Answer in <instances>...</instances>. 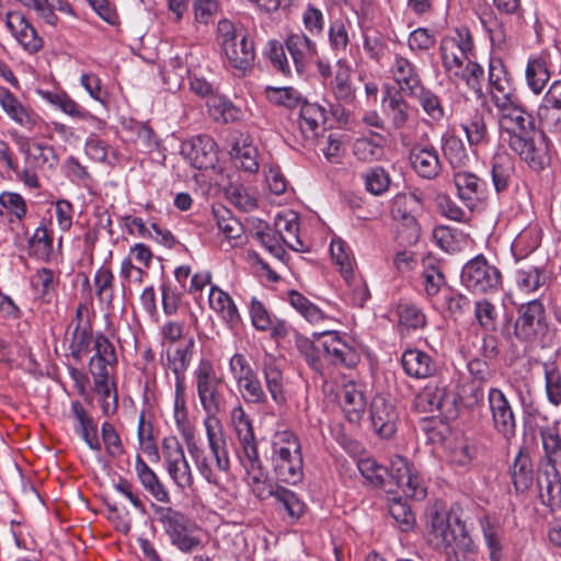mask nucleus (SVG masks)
<instances>
[{
	"label": "nucleus",
	"instance_id": "7",
	"mask_svg": "<svg viewBox=\"0 0 561 561\" xmlns=\"http://www.w3.org/2000/svg\"><path fill=\"white\" fill-rule=\"evenodd\" d=\"M217 38L231 67L245 71L255 57L254 46L242 28H237L229 20H220L217 25Z\"/></svg>",
	"mask_w": 561,
	"mask_h": 561
},
{
	"label": "nucleus",
	"instance_id": "30",
	"mask_svg": "<svg viewBox=\"0 0 561 561\" xmlns=\"http://www.w3.org/2000/svg\"><path fill=\"white\" fill-rule=\"evenodd\" d=\"M0 106L2 111L18 125L33 129L37 124V115L23 105L5 87L0 85Z\"/></svg>",
	"mask_w": 561,
	"mask_h": 561
},
{
	"label": "nucleus",
	"instance_id": "11",
	"mask_svg": "<svg viewBox=\"0 0 561 561\" xmlns=\"http://www.w3.org/2000/svg\"><path fill=\"white\" fill-rule=\"evenodd\" d=\"M473 50V41L467 27L456 28L455 34L445 36L439 46L442 65L446 76H455V71L462 67Z\"/></svg>",
	"mask_w": 561,
	"mask_h": 561
},
{
	"label": "nucleus",
	"instance_id": "26",
	"mask_svg": "<svg viewBox=\"0 0 561 561\" xmlns=\"http://www.w3.org/2000/svg\"><path fill=\"white\" fill-rule=\"evenodd\" d=\"M401 365L404 373L415 379L433 377L438 369L433 357L419 348H408L401 355Z\"/></svg>",
	"mask_w": 561,
	"mask_h": 561
},
{
	"label": "nucleus",
	"instance_id": "37",
	"mask_svg": "<svg viewBox=\"0 0 561 561\" xmlns=\"http://www.w3.org/2000/svg\"><path fill=\"white\" fill-rule=\"evenodd\" d=\"M367 400L359 385L348 382L341 393V405L351 423H358L366 410Z\"/></svg>",
	"mask_w": 561,
	"mask_h": 561
},
{
	"label": "nucleus",
	"instance_id": "57",
	"mask_svg": "<svg viewBox=\"0 0 561 561\" xmlns=\"http://www.w3.org/2000/svg\"><path fill=\"white\" fill-rule=\"evenodd\" d=\"M265 96L271 103L286 108L300 106L305 99L301 93L293 87L268 85L265 88Z\"/></svg>",
	"mask_w": 561,
	"mask_h": 561
},
{
	"label": "nucleus",
	"instance_id": "13",
	"mask_svg": "<svg viewBox=\"0 0 561 561\" xmlns=\"http://www.w3.org/2000/svg\"><path fill=\"white\" fill-rule=\"evenodd\" d=\"M546 327V308L539 299H533L518 307L514 323L516 339L522 342H535Z\"/></svg>",
	"mask_w": 561,
	"mask_h": 561
},
{
	"label": "nucleus",
	"instance_id": "50",
	"mask_svg": "<svg viewBox=\"0 0 561 561\" xmlns=\"http://www.w3.org/2000/svg\"><path fill=\"white\" fill-rule=\"evenodd\" d=\"M386 112L394 129H401L410 118V105L402 92L388 93L385 98Z\"/></svg>",
	"mask_w": 561,
	"mask_h": 561
},
{
	"label": "nucleus",
	"instance_id": "41",
	"mask_svg": "<svg viewBox=\"0 0 561 561\" xmlns=\"http://www.w3.org/2000/svg\"><path fill=\"white\" fill-rule=\"evenodd\" d=\"M36 93L43 100L47 101L49 104L73 118L82 121L95 119V117L90 112L81 107L64 91L58 92L38 89L36 90Z\"/></svg>",
	"mask_w": 561,
	"mask_h": 561
},
{
	"label": "nucleus",
	"instance_id": "12",
	"mask_svg": "<svg viewBox=\"0 0 561 561\" xmlns=\"http://www.w3.org/2000/svg\"><path fill=\"white\" fill-rule=\"evenodd\" d=\"M522 161H524L533 171L540 172L550 165L551 142L548 137L540 133L539 135L529 134L523 138H516L508 145Z\"/></svg>",
	"mask_w": 561,
	"mask_h": 561
},
{
	"label": "nucleus",
	"instance_id": "9",
	"mask_svg": "<svg viewBox=\"0 0 561 561\" xmlns=\"http://www.w3.org/2000/svg\"><path fill=\"white\" fill-rule=\"evenodd\" d=\"M461 284L472 294L497 291L502 285L500 270L488 262L483 255L468 261L461 271Z\"/></svg>",
	"mask_w": 561,
	"mask_h": 561
},
{
	"label": "nucleus",
	"instance_id": "53",
	"mask_svg": "<svg viewBox=\"0 0 561 561\" xmlns=\"http://www.w3.org/2000/svg\"><path fill=\"white\" fill-rule=\"evenodd\" d=\"M512 480L516 491L524 492L533 483V463L527 454L519 449L511 468Z\"/></svg>",
	"mask_w": 561,
	"mask_h": 561
},
{
	"label": "nucleus",
	"instance_id": "3",
	"mask_svg": "<svg viewBox=\"0 0 561 561\" xmlns=\"http://www.w3.org/2000/svg\"><path fill=\"white\" fill-rule=\"evenodd\" d=\"M430 539L436 548H444L446 561H477L476 546L458 518L450 522L444 513H434L431 519Z\"/></svg>",
	"mask_w": 561,
	"mask_h": 561
},
{
	"label": "nucleus",
	"instance_id": "17",
	"mask_svg": "<svg viewBox=\"0 0 561 561\" xmlns=\"http://www.w3.org/2000/svg\"><path fill=\"white\" fill-rule=\"evenodd\" d=\"M181 154L193 168L198 170L213 169L218 161L217 145L207 135H199L183 141Z\"/></svg>",
	"mask_w": 561,
	"mask_h": 561
},
{
	"label": "nucleus",
	"instance_id": "54",
	"mask_svg": "<svg viewBox=\"0 0 561 561\" xmlns=\"http://www.w3.org/2000/svg\"><path fill=\"white\" fill-rule=\"evenodd\" d=\"M24 7L33 9L47 24L55 25L58 18L55 11L68 12L69 5L65 0H18Z\"/></svg>",
	"mask_w": 561,
	"mask_h": 561
},
{
	"label": "nucleus",
	"instance_id": "64",
	"mask_svg": "<svg viewBox=\"0 0 561 561\" xmlns=\"http://www.w3.org/2000/svg\"><path fill=\"white\" fill-rule=\"evenodd\" d=\"M474 317L482 330L494 332L497 329V311L494 304L488 299L474 302Z\"/></svg>",
	"mask_w": 561,
	"mask_h": 561
},
{
	"label": "nucleus",
	"instance_id": "58",
	"mask_svg": "<svg viewBox=\"0 0 561 561\" xmlns=\"http://www.w3.org/2000/svg\"><path fill=\"white\" fill-rule=\"evenodd\" d=\"M442 150L453 168H460L469 160L465 144L456 135L443 136Z\"/></svg>",
	"mask_w": 561,
	"mask_h": 561
},
{
	"label": "nucleus",
	"instance_id": "16",
	"mask_svg": "<svg viewBox=\"0 0 561 561\" xmlns=\"http://www.w3.org/2000/svg\"><path fill=\"white\" fill-rule=\"evenodd\" d=\"M390 479L411 500L422 501L427 495V488L423 479L407 458L394 456L391 459Z\"/></svg>",
	"mask_w": 561,
	"mask_h": 561
},
{
	"label": "nucleus",
	"instance_id": "1",
	"mask_svg": "<svg viewBox=\"0 0 561 561\" xmlns=\"http://www.w3.org/2000/svg\"><path fill=\"white\" fill-rule=\"evenodd\" d=\"M488 83L491 102L497 110L499 128L504 141L510 145L516 138L536 134L534 118L522 106L506 68L500 59L490 61Z\"/></svg>",
	"mask_w": 561,
	"mask_h": 561
},
{
	"label": "nucleus",
	"instance_id": "60",
	"mask_svg": "<svg viewBox=\"0 0 561 561\" xmlns=\"http://www.w3.org/2000/svg\"><path fill=\"white\" fill-rule=\"evenodd\" d=\"M545 390L548 401L561 405V371L556 363H543Z\"/></svg>",
	"mask_w": 561,
	"mask_h": 561
},
{
	"label": "nucleus",
	"instance_id": "20",
	"mask_svg": "<svg viewBox=\"0 0 561 561\" xmlns=\"http://www.w3.org/2000/svg\"><path fill=\"white\" fill-rule=\"evenodd\" d=\"M422 209V199L414 193L397 194L391 201L390 213L393 220L410 230V238L416 240L420 226L416 214Z\"/></svg>",
	"mask_w": 561,
	"mask_h": 561
},
{
	"label": "nucleus",
	"instance_id": "21",
	"mask_svg": "<svg viewBox=\"0 0 561 561\" xmlns=\"http://www.w3.org/2000/svg\"><path fill=\"white\" fill-rule=\"evenodd\" d=\"M389 72L391 79L399 88L398 92H402L408 96L411 93H415L424 84L417 66L400 54L394 55Z\"/></svg>",
	"mask_w": 561,
	"mask_h": 561
},
{
	"label": "nucleus",
	"instance_id": "45",
	"mask_svg": "<svg viewBox=\"0 0 561 561\" xmlns=\"http://www.w3.org/2000/svg\"><path fill=\"white\" fill-rule=\"evenodd\" d=\"M537 484L540 496H547L548 501H553L561 496V474L557 469V465L541 463L538 474Z\"/></svg>",
	"mask_w": 561,
	"mask_h": 561
},
{
	"label": "nucleus",
	"instance_id": "10",
	"mask_svg": "<svg viewBox=\"0 0 561 561\" xmlns=\"http://www.w3.org/2000/svg\"><path fill=\"white\" fill-rule=\"evenodd\" d=\"M161 455L170 479L181 490L193 489L194 476L185 457L184 448L175 436L164 437Z\"/></svg>",
	"mask_w": 561,
	"mask_h": 561
},
{
	"label": "nucleus",
	"instance_id": "35",
	"mask_svg": "<svg viewBox=\"0 0 561 561\" xmlns=\"http://www.w3.org/2000/svg\"><path fill=\"white\" fill-rule=\"evenodd\" d=\"M386 136L371 131L368 136H362L352 145L353 154L363 162L380 160L385 154Z\"/></svg>",
	"mask_w": 561,
	"mask_h": 561
},
{
	"label": "nucleus",
	"instance_id": "32",
	"mask_svg": "<svg viewBox=\"0 0 561 561\" xmlns=\"http://www.w3.org/2000/svg\"><path fill=\"white\" fill-rule=\"evenodd\" d=\"M327 121V111L318 103L304 99L300 104L299 129L306 140L313 141Z\"/></svg>",
	"mask_w": 561,
	"mask_h": 561
},
{
	"label": "nucleus",
	"instance_id": "33",
	"mask_svg": "<svg viewBox=\"0 0 561 561\" xmlns=\"http://www.w3.org/2000/svg\"><path fill=\"white\" fill-rule=\"evenodd\" d=\"M551 56L543 50L529 57L526 67V81L530 90L539 94L550 79Z\"/></svg>",
	"mask_w": 561,
	"mask_h": 561
},
{
	"label": "nucleus",
	"instance_id": "63",
	"mask_svg": "<svg viewBox=\"0 0 561 561\" xmlns=\"http://www.w3.org/2000/svg\"><path fill=\"white\" fill-rule=\"evenodd\" d=\"M242 399L248 403L263 404L267 397L256 373L237 385Z\"/></svg>",
	"mask_w": 561,
	"mask_h": 561
},
{
	"label": "nucleus",
	"instance_id": "34",
	"mask_svg": "<svg viewBox=\"0 0 561 561\" xmlns=\"http://www.w3.org/2000/svg\"><path fill=\"white\" fill-rule=\"evenodd\" d=\"M491 179L496 193L505 192L515 174L514 159L506 151H497L491 158Z\"/></svg>",
	"mask_w": 561,
	"mask_h": 561
},
{
	"label": "nucleus",
	"instance_id": "47",
	"mask_svg": "<svg viewBox=\"0 0 561 561\" xmlns=\"http://www.w3.org/2000/svg\"><path fill=\"white\" fill-rule=\"evenodd\" d=\"M194 346L195 341L191 337L184 347H178L173 353H168L167 355L168 368L174 374L175 382L179 383V388L181 383H185V373L190 367Z\"/></svg>",
	"mask_w": 561,
	"mask_h": 561
},
{
	"label": "nucleus",
	"instance_id": "28",
	"mask_svg": "<svg viewBox=\"0 0 561 561\" xmlns=\"http://www.w3.org/2000/svg\"><path fill=\"white\" fill-rule=\"evenodd\" d=\"M262 373L272 400L278 405L285 404L287 398L282 360L272 354H265L262 360Z\"/></svg>",
	"mask_w": 561,
	"mask_h": 561
},
{
	"label": "nucleus",
	"instance_id": "25",
	"mask_svg": "<svg viewBox=\"0 0 561 561\" xmlns=\"http://www.w3.org/2000/svg\"><path fill=\"white\" fill-rule=\"evenodd\" d=\"M454 404V399L445 387L436 382L427 383L415 397L414 409L421 413H447Z\"/></svg>",
	"mask_w": 561,
	"mask_h": 561
},
{
	"label": "nucleus",
	"instance_id": "51",
	"mask_svg": "<svg viewBox=\"0 0 561 561\" xmlns=\"http://www.w3.org/2000/svg\"><path fill=\"white\" fill-rule=\"evenodd\" d=\"M409 96L415 98L419 101L424 113L434 123H439L445 117V108L440 98L424 84L416 90L415 93H411Z\"/></svg>",
	"mask_w": 561,
	"mask_h": 561
},
{
	"label": "nucleus",
	"instance_id": "52",
	"mask_svg": "<svg viewBox=\"0 0 561 561\" xmlns=\"http://www.w3.org/2000/svg\"><path fill=\"white\" fill-rule=\"evenodd\" d=\"M540 440L543 449L542 463L560 465L561 463V435L557 427L546 426L539 432Z\"/></svg>",
	"mask_w": 561,
	"mask_h": 561
},
{
	"label": "nucleus",
	"instance_id": "43",
	"mask_svg": "<svg viewBox=\"0 0 561 561\" xmlns=\"http://www.w3.org/2000/svg\"><path fill=\"white\" fill-rule=\"evenodd\" d=\"M209 307L230 327L239 324L241 318L232 298L220 288L213 286L208 296Z\"/></svg>",
	"mask_w": 561,
	"mask_h": 561
},
{
	"label": "nucleus",
	"instance_id": "31",
	"mask_svg": "<svg viewBox=\"0 0 561 561\" xmlns=\"http://www.w3.org/2000/svg\"><path fill=\"white\" fill-rule=\"evenodd\" d=\"M460 127L471 148L486 146L490 142V131L482 111L478 108L468 111L461 118Z\"/></svg>",
	"mask_w": 561,
	"mask_h": 561
},
{
	"label": "nucleus",
	"instance_id": "14",
	"mask_svg": "<svg viewBox=\"0 0 561 561\" xmlns=\"http://www.w3.org/2000/svg\"><path fill=\"white\" fill-rule=\"evenodd\" d=\"M245 481L248 485L251 488L253 494L261 499H267L268 496H273L277 502H279L284 508L286 510L287 514L293 519H298L302 516L306 505L305 503L298 497V495L284 486H275L271 488L267 485V474L262 466V478L259 483H255L252 479V476L250 473H245Z\"/></svg>",
	"mask_w": 561,
	"mask_h": 561
},
{
	"label": "nucleus",
	"instance_id": "22",
	"mask_svg": "<svg viewBox=\"0 0 561 561\" xmlns=\"http://www.w3.org/2000/svg\"><path fill=\"white\" fill-rule=\"evenodd\" d=\"M412 169L426 180H433L439 175L443 164L437 149L433 145L414 144L409 153Z\"/></svg>",
	"mask_w": 561,
	"mask_h": 561
},
{
	"label": "nucleus",
	"instance_id": "42",
	"mask_svg": "<svg viewBox=\"0 0 561 561\" xmlns=\"http://www.w3.org/2000/svg\"><path fill=\"white\" fill-rule=\"evenodd\" d=\"M135 470L139 482L148 493L158 502H170V495L165 485L139 455L136 457Z\"/></svg>",
	"mask_w": 561,
	"mask_h": 561
},
{
	"label": "nucleus",
	"instance_id": "4",
	"mask_svg": "<svg viewBox=\"0 0 561 561\" xmlns=\"http://www.w3.org/2000/svg\"><path fill=\"white\" fill-rule=\"evenodd\" d=\"M271 465L276 478L297 484L304 478V459L299 437L290 430L276 431L271 440Z\"/></svg>",
	"mask_w": 561,
	"mask_h": 561
},
{
	"label": "nucleus",
	"instance_id": "36",
	"mask_svg": "<svg viewBox=\"0 0 561 561\" xmlns=\"http://www.w3.org/2000/svg\"><path fill=\"white\" fill-rule=\"evenodd\" d=\"M256 156V148L249 142L248 136L238 134L232 137L230 157L237 168L255 173L259 170Z\"/></svg>",
	"mask_w": 561,
	"mask_h": 561
},
{
	"label": "nucleus",
	"instance_id": "46",
	"mask_svg": "<svg viewBox=\"0 0 561 561\" xmlns=\"http://www.w3.org/2000/svg\"><path fill=\"white\" fill-rule=\"evenodd\" d=\"M94 389L101 396V410L104 415L112 416L118 409V396L114 381H110V374L99 377L92 376Z\"/></svg>",
	"mask_w": 561,
	"mask_h": 561
},
{
	"label": "nucleus",
	"instance_id": "18",
	"mask_svg": "<svg viewBox=\"0 0 561 561\" xmlns=\"http://www.w3.org/2000/svg\"><path fill=\"white\" fill-rule=\"evenodd\" d=\"M453 182L459 199L470 209L474 210L488 198V184L477 174L459 170L453 175Z\"/></svg>",
	"mask_w": 561,
	"mask_h": 561
},
{
	"label": "nucleus",
	"instance_id": "48",
	"mask_svg": "<svg viewBox=\"0 0 561 561\" xmlns=\"http://www.w3.org/2000/svg\"><path fill=\"white\" fill-rule=\"evenodd\" d=\"M314 336L316 340L311 341L308 337L298 335L296 337V347L313 370L322 373L325 368V360L321 346V333L314 334Z\"/></svg>",
	"mask_w": 561,
	"mask_h": 561
},
{
	"label": "nucleus",
	"instance_id": "38",
	"mask_svg": "<svg viewBox=\"0 0 561 561\" xmlns=\"http://www.w3.org/2000/svg\"><path fill=\"white\" fill-rule=\"evenodd\" d=\"M550 273L545 266L523 265L515 272V284L525 294H533L548 285Z\"/></svg>",
	"mask_w": 561,
	"mask_h": 561
},
{
	"label": "nucleus",
	"instance_id": "59",
	"mask_svg": "<svg viewBox=\"0 0 561 561\" xmlns=\"http://www.w3.org/2000/svg\"><path fill=\"white\" fill-rule=\"evenodd\" d=\"M348 28L350 25L342 20H335L329 25V45L336 57L344 56L351 44Z\"/></svg>",
	"mask_w": 561,
	"mask_h": 561
},
{
	"label": "nucleus",
	"instance_id": "5",
	"mask_svg": "<svg viewBox=\"0 0 561 561\" xmlns=\"http://www.w3.org/2000/svg\"><path fill=\"white\" fill-rule=\"evenodd\" d=\"M197 396L203 410L206 412L204 426L208 424L222 426L217 414L224 407V388L226 380L218 375L211 360L203 358L194 370Z\"/></svg>",
	"mask_w": 561,
	"mask_h": 561
},
{
	"label": "nucleus",
	"instance_id": "2",
	"mask_svg": "<svg viewBox=\"0 0 561 561\" xmlns=\"http://www.w3.org/2000/svg\"><path fill=\"white\" fill-rule=\"evenodd\" d=\"M209 451L188 444V453L195 463L198 473L209 483L217 488L222 484V476L230 471V458L226 436L222 426H205Z\"/></svg>",
	"mask_w": 561,
	"mask_h": 561
},
{
	"label": "nucleus",
	"instance_id": "62",
	"mask_svg": "<svg viewBox=\"0 0 561 561\" xmlns=\"http://www.w3.org/2000/svg\"><path fill=\"white\" fill-rule=\"evenodd\" d=\"M288 301L297 312L311 323H318L324 318L319 307L296 290L288 293Z\"/></svg>",
	"mask_w": 561,
	"mask_h": 561
},
{
	"label": "nucleus",
	"instance_id": "15",
	"mask_svg": "<svg viewBox=\"0 0 561 561\" xmlns=\"http://www.w3.org/2000/svg\"><path fill=\"white\" fill-rule=\"evenodd\" d=\"M488 404L494 431L506 442L511 443L516 436V417L513 408L499 388H490Z\"/></svg>",
	"mask_w": 561,
	"mask_h": 561
},
{
	"label": "nucleus",
	"instance_id": "19",
	"mask_svg": "<svg viewBox=\"0 0 561 561\" xmlns=\"http://www.w3.org/2000/svg\"><path fill=\"white\" fill-rule=\"evenodd\" d=\"M321 346L325 367L329 365H341L347 368L356 366L359 362L357 351L344 341L336 332H322Z\"/></svg>",
	"mask_w": 561,
	"mask_h": 561
},
{
	"label": "nucleus",
	"instance_id": "61",
	"mask_svg": "<svg viewBox=\"0 0 561 561\" xmlns=\"http://www.w3.org/2000/svg\"><path fill=\"white\" fill-rule=\"evenodd\" d=\"M541 242L540 231L536 227L522 230L512 243L515 256L524 257L534 252Z\"/></svg>",
	"mask_w": 561,
	"mask_h": 561
},
{
	"label": "nucleus",
	"instance_id": "24",
	"mask_svg": "<svg viewBox=\"0 0 561 561\" xmlns=\"http://www.w3.org/2000/svg\"><path fill=\"white\" fill-rule=\"evenodd\" d=\"M397 420L396 407L382 396L374 397L370 403V422L381 438H390L396 433Z\"/></svg>",
	"mask_w": 561,
	"mask_h": 561
},
{
	"label": "nucleus",
	"instance_id": "56",
	"mask_svg": "<svg viewBox=\"0 0 561 561\" xmlns=\"http://www.w3.org/2000/svg\"><path fill=\"white\" fill-rule=\"evenodd\" d=\"M330 251L332 260L335 265L339 266L341 275L345 282H350L354 273V259L348 245L341 239H333L330 244Z\"/></svg>",
	"mask_w": 561,
	"mask_h": 561
},
{
	"label": "nucleus",
	"instance_id": "40",
	"mask_svg": "<svg viewBox=\"0 0 561 561\" xmlns=\"http://www.w3.org/2000/svg\"><path fill=\"white\" fill-rule=\"evenodd\" d=\"M398 332L409 334L412 331L422 330L426 327L427 319L421 307L410 301H400L397 305Z\"/></svg>",
	"mask_w": 561,
	"mask_h": 561
},
{
	"label": "nucleus",
	"instance_id": "55",
	"mask_svg": "<svg viewBox=\"0 0 561 561\" xmlns=\"http://www.w3.org/2000/svg\"><path fill=\"white\" fill-rule=\"evenodd\" d=\"M16 142L20 145L23 153L32 157L36 167L51 169L57 165L58 159L51 146L37 144L34 146V152L30 153L28 139L26 137L20 136Z\"/></svg>",
	"mask_w": 561,
	"mask_h": 561
},
{
	"label": "nucleus",
	"instance_id": "39",
	"mask_svg": "<svg viewBox=\"0 0 561 561\" xmlns=\"http://www.w3.org/2000/svg\"><path fill=\"white\" fill-rule=\"evenodd\" d=\"M275 230L282 241L291 250L302 251L304 242L298 237L299 224L298 214L293 210H285L276 215L274 219Z\"/></svg>",
	"mask_w": 561,
	"mask_h": 561
},
{
	"label": "nucleus",
	"instance_id": "27",
	"mask_svg": "<svg viewBox=\"0 0 561 561\" xmlns=\"http://www.w3.org/2000/svg\"><path fill=\"white\" fill-rule=\"evenodd\" d=\"M94 355L90 358L89 370L92 376L110 374L117 364L115 346L103 333H96L93 340Z\"/></svg>",
	"mask_w": 561,
	"mask_h": 561
},
{
	"label": "nucleus",
	"instance_id": "29",
	"mask_svg": "<svg viewBox=\"0 0 561 561\" xmlns=\"http://www.w3.org/2000/svg\"><path fill=\"white\" fill-rule=\"evenodd\" d=\"M71 413L75 417V432L88 445L91 450L100 451L101 442L98 433V425L79 401L71 402Z\"/></svg>",
	"mask_w": 561,
	"mask_h": 561
},
{
	"label": "nucleus",
	"instance_id": "6",
	"mask_svg": "<svg viewBox=\"0 0 561 561\" xmlns=\"http://www.w3.org/2000/svg\"><path fill=\"white\" fill-rule=\"evenodd\" d=\"M153 514L171 545L181 552L191 553L202 545L198 526L183 512L171 506H153Z\"/></svg>",
	"mask_w": 561,
	"mask_h": 561
},
{
	"label": "nucleus",
	"instance_id": "23",
	"mask_svg": "<svg viewBox=\"0 0 561 561\" xmlns=\"http://www.w3.org/2000/svg\"><path fill=\"white\" fill-rule=\"evenodd\" d=\"M284 45L289 53L297 73H302L318 55V46L305 32H293L285 38Z\"/></svg>",
	"mask_w": 561,
	"mask_h": 561
},
{
	"label": "nucleus",
	"instance_id": "8",
	"mask_svg": "<svg viewBox=\"0 0 561 561\" xmlns=\"http://www.w3.org/2000/svg\"><path fill=\"white\" fill-rule=\"evenodd\" d=\"M231 423L241 446L239 460L245 473H250L255 483L262 478V460L260 458L253 427L242 405L231 410Z\"/></svg>",
	"mask_w": 561,
	"mask_h": 561
},
{
	"label": "nucleus",
	"instance_id": "44",
	"mask_svg": "<svg viewBox=\"0 0 561 561\" xmlns=\"http://www.w3.org/2000/svg\"><path fill=\"white\" fill-rule=\"evenodd\" d=\"M115 276L108 266L99 267L93 277L94 294L99 304L106 311L113 309Z\"/></svg>",
	"mask_w": 561,
	"mask_h": 561
},
{
	"label": "nucleus",
	"instance_id": "49",
	"mask_svg": "<svg viewBox=\"0 0 561 561\" xmlns=\"http://www.w3.org/2000/svg\"><path fill=\"white\" fill-rule=\"evenodd\" d=\"M448 79L458 84L465 82V84L473 91L478 96H482V81L484 79L483 68L476 61L468 60L455 72V76H448Z\"/></svg>",
	"mask_w": 561,
	"mask_h": 561
}]
</instances>
